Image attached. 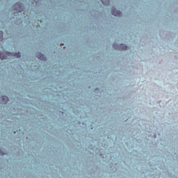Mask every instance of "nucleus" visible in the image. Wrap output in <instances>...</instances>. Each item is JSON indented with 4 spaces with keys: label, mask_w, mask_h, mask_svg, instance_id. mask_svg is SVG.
Returning a JSON list of instances; mask_svg holds the SVG:
<instances>
[{
    "label": "nucleus",
    "mask_w": 178,
    "mask_h": 178,
    "mask_svg": "<svg viewBox=\"0 0 178 178\" xmlns=\"http://www.w3.org/2000/svg\"><path fill=\"white\" fill-rule=\"evenodd\" d=\"M113 47L115 48V49H122L123 51H126V49H127V46L123 44H121L120 45L114 44Z\"/></svg>",
    "instance_id": "1"
},
{
    "label": "nucleus",
    "mask_w": 178,
    "mask_h": 178,
    "mask_svg": "<svg viewBox=\"0 0 178 178\" xmlns=\"http://www.w3.org/2000/svg\"><path fill=\"white\" fill-rule=\"evenodd\" d=\"M12 55V53L5 51L4 53L0 52V59L1 60H3V59H8V56H10Z\"/></svg>",
    "instance_id": "2"
},
{
    "label": "nucleus",
    "mask_w": 178,
    "mask_h": 178,
    "mask_svg": "<svg viewBox=\"0 0 178 178\" xmlns=\"http://www.w3.org/2000/svg\"><path fill=\"white\" fill-rule=\"evenodd\" d=\"M111 13H112V15H113V16H117V17L122 16V12L116 10V8H113L111 9Z\"/></svg>",
    "instance_id": "3"
},
{
    "label": "nucleus",
    "mask_w": 178,
    "mask_h": 178,
    "mask_svg": "<svg viewBox=\"0 0 178 178\" xmlns=\"http://www.w3.org/2000/svg\"><path fill=\"white\" fill-rule=\"evenodd\" d=\"M8 101H9V98L6 96H2L1 97V102L2 104H8Z\"/></svg>",
    "instance_id": "4"
},
{
    "label": "nucleus",
    "mask_w": 178,
    "mask_h": 178,
    "mask_svg": "<svg viewBox=\"0 0 178 178\" xmlns=\"http://www.w3.org/2000/svg\"><path fill=\"white\" fill-rule=\"evenodd\" d=\"M15 6H17L18 8H16V11L17 13H19V12H22V10H23V9L22 8V4H20V3H17L15 5Z\"/></svg>",
    "instance_id": "5"
},
{
    "label": "nucleus",
    "mask_w": 178,
    "mask_h": 178,
    "mask_svg": "<svg viewBox=\"0 0 178 178\" xmlns=\"http://www.w3.org/2000/svg\"><path fill=\"white\" fill-rule=\"evenodd\" d=\"M37 58H38V59L40 60H44L45 59V56H44V55L41 53H38L37 54Z\"/></svg>",
    "instance_id": "6"
},
{
    "label": "nucleus",
    "mask_w": 178,
    "mask_h": 178,
    "mask_svg": "<svg viewBox=\"0 0 178 178\" xmlns=\"http://www.w3.org/2000/svg\"><path fill=\"white\" fill-rule=\"evenodd\" d=\"M3 40V33L0 31V41H2Z\"/></svg>",
    "instance_id": "7"
},
{
    "label": "nucleus",
    "mask_w": 178,
    "mask_h": 178,
    "mask_svg": "<svg viewBox=\"0 0 178 178\" xmlns=\"http://www.w3.org/2000/svg\"><path fill=\"white\" fill-rule=\"evenodd\" d=\"M14 56H16V58H20L22 56V54L20 53H16Z\"/></svg>",
    "instance_id": "8"
},
{
    "label": "nucleus",
    "mask_w": 178,
    "mask_h": 178,
    "mask_svg": "<svg viewBox=\"0 0 178 178\" xmlns=\"http://www.w3.org/2000/svg\"><path fill=\"white\" fill-rule=\"evenodd\" d=\"M102 3L105 4V2L104 1V0H101Z\"/></svg>",
    "instance_id": "9"
}]
</instances>
